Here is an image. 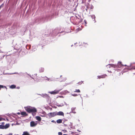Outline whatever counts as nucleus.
<instances>
[{
    "instance_id": "4468645a",
    "label": "nucleus",
    "mask_w": 135,
    "mask_h": 135,
    "mask_svg": "<svg viewBox=\"0 0 135 135\" xmlns=\"http://www.w3.org/2000/svg\"><path fill=\"white\" fill-rule=\"evenodd\" d=\"M16 87V86L14 85H11L10 87V88L11 89H14Z\"/></svg>"
},
{
    "instance_id": "4be33fe9",
    "label": "nucleus",
    "mask_w": 135,
    "mask_h": 135,
    "mask_svg": "<svg viewBox=\"0 0 135 135\" xmlns=\"http://www.w3.org/2000/svg\"><path fill=\"white\" fill-rule=\"evenodd\" d=\"M51 122H53V123H56V122H55V121L54 120H52L51 121Z\"/></svg>"
},
{
    "instance_id": "f3484780",
    "label": "nucleus",
    "mask_w": 135,
    "mask_h": 135,
    "mask_svg": "<svg viewBox=\"0 0 135 135\" xmlns=\"http://www.w3.org/2000/svg\"><path fill=\"white\" fill-rule=\"evenodd\" d=\"M0 129H4V126L2 125H0Z\"/></svg>"
},
{
    "instance_id": "9d476101",
    "label": "nucleus",
    "mask_w": 135,
    "mask_h": 135,
    "mask_svg": "<svg viewBox=\"0 0 135 135\" xmlns=\"http://www.w3.org/2000/svg\"><path fill=\"white\" fill-rule=\"evenodd\" d=\"M21 114L23 116H26L27 115V114L25 112H22L21 113Z\"/></svg>"
},
{
    "instance_id": "cd10ccee",
    "label": "nucleus",
    "mask_w": 135,
    "mask_h": 135,
    "mask_svg": "<svg viewBox=\"0 0 135 135\" xmlns=\"http://www.w3.org/2000/svg\"><path fill=\"white\" fill-rule=\"evenodd\" d=\"M85 45H88L87 43H85Z\"/></svg>"
},
{
    "instance_id": "5701e85b",
    "label": "nucleus",
    "mask_w": 135,
    "mask_h": 135,
    "mask_svg": "<svg viewBox=\"0 0 135 135\" xmlns=\"http://www.w3.org/2000/svg\"><path fill=\"white\" fill-rule=\"evenodd\" d=\"M95 16H94V22H96V21L95 20Z\"/></svg>"
},
{
    "instance_id": "2eb2a0df",
    "label": "nucleus",
    "mask_w": 135,
    "mask_h": 135,
    "mask_svg": "<svg viewBox=\"0 0 135 135\" xmlns=\"http://www.w3.org/2000/svg\"><path fill=\"white\" fill-rule=\"evenodd\" d=\"M83 81H79L77 84V86L81 85L83 83Z\"/></svg>"
},
{
    "instance_id": "1a4fd4ad",
    "label": "nucleus",
    "mask_w": 135,
    "mask_h": 135,
    "mask_svg": "<svg viewBox=\"0 0 135 135\" xmlns=\"http://www.w3.org/2000/svg\"><path fill=\"white\" fill-rule=\"evenodd\" d=\"M36 119L38 121H40L41 120V117L39 116H37L35 117Z\"/></svg>"
},
{
    "instance_id": "6ab92c4d",
    "label": "nucleus",
    "mask_w": 135,
    "mask_h": 135,
    "mask_svg": "<svg viewBox=\"0 0 135 135\" xmlns=\"http://www.w3.org/2000/svg\"><path fill=\"white\" fill-rule=\"evenodd\" d=\"M75 92H80V91L79 89H76L75 91H74Z\"/></svg>"
},
{
    "instance_id": "a878e982",
    "label": "nucleus",
    "mask_w": 135,
    "mask_h": 135,
    "mask_svg": "<svg viewBox=\"0 0 135 135\" xmlns=\"http://www.w3.org/2000/svg\"><path fill=\"white\" fill-rule=\"evenodd\" d=\"M2 119L3 118H0V121H1L2 120Z\"/></svg>"
},
{
    "instance_id": "423d86ee",
    "label": "nucleus",
    "mask_w": 135,
    "mask_h": 135,
    "mask_svg": "<svg viewBox=\"0 0 135 135\" xmlns=\"http://www.w3.org/2000/svg\"><path fill=\"white\" fill-rule=\"evenodd\" d=\"M107 76V75L106 74H104L103 75H101L100 76H98L97 77L98 79H100V78H104Z\"/></svg>"
},
{
    "instance_id": "9b49d317",
    "label": "nucleus",
    "mask_w": 135,
    "mask_h": 135,
    "mask_svg": "<svg viewBox=\"0 0 135 135\" xmlns=\"http://www.w3.org/2000/svg\"><path fill=\"white\" fill-rule=\"evenodd\" d=\"M62 120L61 119H59L56 120V122L58 123H60L62 122Z\"/></svg>"
},
{
    "instance_id": "7ed1b4c3",
    "label": "nucleus",
    "mask_w": 135,
    "mask_h": 135,
    "mask_svg": "<svg viewBox=\"0 0 135 135\" xmlns=\"http://www.w3.org/2000/svg\"><path fill=\"white\" fill-rule=\"evenodd\" d=\"M48 115L50 117H52L56 115V112L53 113H50L48 114Z\"/></svg>"
},
{
    "instance_id": "412c9836",
    "label": "nucleus",
    "mask_w": 135,
    "mask_h": 135,
    "mask_svg": "<svg viewBox=\"0 0 135 135\" xmlns=\"http://www.w3.org/2000/svg\"><path fill=\"white\" fill-rule=\"evenodd\" d=\"M58 135H62V133L61 132H59L58 133Z\"/></svg>"
},
{
    "instance_id": "ddd939ff",
    "label": "nucleus",
    "mask_w": 135,
    "mask_h": 135,
    "mask_svg": "<svg viewBox=\"0 0 135 135\" xmlns=\"http://www.w3.org/2000/svg\"><path fill=\"white\" fill-rule=\"evenodd\" d=\"M22 135H30L29 133L27 131L24 132Z\"/></svg>"
},
{
    "instance_id": "39448f33",
    "label": "nucleus",
    "mask_w": 135,
    "mask_h": 135,
    "mask_svg": "<svg viewBox=\"0 0 135 135\" xmlns=\"http://www.w3.org/2000/svg\"><path fill=\"white\" fill-rule=\"evenodd\" d=\"M117 65V68H120L122 66H127V65H123L122 64V62H118V64Z\"/></svg>"
},
{
    "instance_id": "f8f14e48",
    "label": "nucleus",
    "mask_w": 135,
    "mask_h": 135,
    "mask_svg": "<svg viewBox=\"0 0 135 135\" xmlns=\"http://www.w3.org/2000/svg\"><path fill=\"white\" fill-rule=\"evenodd\" d=\"M44 69L43 68H41L39 69V71L40 73H42L44 71Z\"/></svg>"
},
{
    "instance_id": "bb28decb",
    "label": "nucleus",
    "mask_w": 135,
    "mask_h": 135,
    "mask_svg": "<svg viewBox=\"0 0 135 135\" xmlns=\"http://www.w3.org/2000/svg\"><path fill=\"white\" fill-rule=\"evenodd\" d=\"M12 133H10L8 135H12Z\"/></svg>"
},
{
    "instance_id": "393cba45",
    "label": "nucleus",
    "mask_w": 135,
    "mask_h": 135,
    "mask_svg": "<svg viewBox=\"0 0 135 135\" xmlns=\"http://www.w3.org/2000/svg\"><path fill=\"white\" fill-rule=\"evenodd\" d=\"M75 109H76L75 108H73L72 109V110H75Z\"/></svg>"
},
{
    "instance_id": "0eeeda50",
    "label": "nucleus",
    "mask_w": 135,
    "mask_h": 135,
    "mask_svg": "<svg viewBox=\"0 0 135 135\" xmlns=\"http://www.w3.org/2000/svg\"><path fill=\"white\" fill-rule=\"evenodd\" d=\"M56 112V115H62L64 116V113L62 112Z\"/></svg>"
},
{
    "instance_id": "c756f323",
    "label": "nucleus",
    "mask_w": 135,
    "mask_h": 135,
    "mask_svg": "<svg viewBox=\"0 0 135 135\" xmlns=\"http://www.w3.org/2000/svg\"><path fill=\"white\" fill-rule=\"evenodd\" d=\"M74 113H76V112H74Z\"/></svg>"
},
{
    "instance_id": "20e7f679",
    "label": "nucleus",
    "mask_w": 135,
    "mask_h": 135,
    "mask_svg": "<svg viewBox=\"0 0 135 135\" xmlns=\"http://www.w3.org/2000/svg\"><path fill=\"white\" fill-rule=\"evenodd\" d=\"M30 124L31 127H34L36 126L37 123L33 121H32L30 122Z\"/></svg>"
},
{
    "instance_id": "6e6552de",
    "label": "nucleus",
    "mask_w": 135,
    "mask_h": 135,
    "mask_svg": "<svg viewBox=\"0 0 135 135\" xmlns=\"http://www.w3.org/2000/svg\"><path fill=\"white\" fill-rule=\"evenodd\" d=\"M108 65L110 66V67H112L114 68H117V65H115L114 64H109Z\"/></svg>"
},
{
    "instance_id": "a211bd4d",
    "label": "nucleus",
    "mask_w": 135,
    "mask_h": 135,
    "mask_svg": "<svg viewBox=\"0 0 135 135\" xmlns=\"http://www.w3.org/2000/svg\"><path fill=\"white\" fill-rule=\"evenodd\" d=\"M4 87L5 88H6V87L5 86H4L2 85H0V90H1V88H3Z\"/></svg>"
},
{
    "instance_id": "b1692460",
    "label": "nucleus",
    "mask_w": 135,
    "mask_h": 135,
    "mask_svg": "<svg viewBox=\"0 0 135 135\" xmlns=\"http://www.w3.org/2000/svg\"><path fill=\"white\" fill-rule=\"evenodd\" d=\"M71 133L73 134H75V133L74 132H71Z\"/></svg>"
},
{
    "instance_id": "f257e3e1",
    "label": "nucleus",
    "mask_w": 135,
    "mask_h": 135,
    "mask_svg": "<svg viewBox=\"0 0 135 135\" xmlns=\"http://www.w3.org/2000/svg\"><path fill=\"white\" fill-rule=\"evenodd\" d=\"M25 109L27 112L29 113H32V114L37 112V110L35 108L27 107H25Z\"/></svg>"
},
{
    "instance_id": "f03ea898",
    "label": "nucleus",
    "mask_w": 135,
    "mask_h": 135,
    "mask_svg": "<svg viewBox=\"0 0 135 135\" xmlns=\"http://www.w3.org/2000/svg\"><path fill=\"white\" fill-rule=\"evenodd\" d=\"M61 90V89H59V90L56 89L54 90V91L50 92L49 93L52 94H58Z\"/></svg>"
},
{
    "instance_id": "aec40b11",
    "label": "nucleus",
    "mask_w": 135,
    "mask_h": 135,
    "mask_svg": "<svg viewBox=\"0 0 135 135\" xmlns=\"http://www.w3.org/2000/svg\"><path fill=\"white\" fill-rule=\"evenodd\" d=\"M4 4H2L0 6V9L2 7H3V6Z\"/></svg>"
},
{
    "instance_id": "dca6fc26",
    "label": "nucleus",
    "mask_w": 135,
    "mask_h": 135,
    "mask_svg": "<svg viewBox=\"0 0 135 135\" xmlns=\"http://www.w3.org/2000/svg\"><path fill=\"white\" fill-rule=\"evenodd\" d=\"M9 126V124H6L5 126H4V128L6 129L8 128Z\"/></svg>"
},
{
    "instance_id": "c85d7f7f",
    "label": "nucleus",
    "mask_w": 135,
    "mask_h": 135,
    "mask_svg": "<svg viewBox=\"0 0 135 135\" xmlns=\"http://www.w3.org/2000/svg\"><path fill=\"white\" fill-rule=\"evenodd\" d=\"M31 47L30 46H29V49H30Z\"/></svg>"
}]
</instances>
